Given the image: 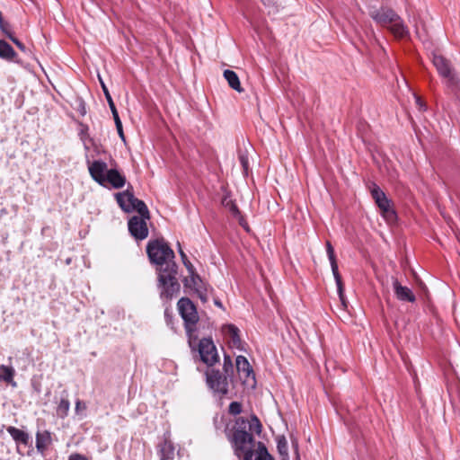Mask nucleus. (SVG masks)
Returning a JSON list of instances; mask_svg holds the SVG:
<instances>
[{"mask_svg": "<svg viewBox=\"0 0 460 460\" xmlns=\"http://www.w3.org/2000/svg\"><path fill=\"white\" fill-rule=\"evenodd\" d=\"M233 369V364L231 358L229 356H225L224 358V370L226 374L229 373V371H232Z\"/></svg>", "mask_w": 460, "mask_h": 460, "instance_id": "72a5a7b5", "label": "nucleus"}, {"mask_svg": "<svg viewBox=\"0 0 460 460\" xmlns=\"http://www.w3.org/2000/svg\"><path fill=\"white\" fill-rule=\"evenodd\" d=\"M146 252L150 261L158 265L159 269L175 263L174 252L164 239L150 240L146 245Z\"/></svg>", "mask_w": 460, "mask_h": 460, "instance_id": "20e7f679", "label": "nucleus"}, {"mask_svg": "<svg viewBox=\"0 0 460 460\" xmlns=\"http://www.w3.org/2000/svg\"><path fill=\"white\" fill-rule=\"evenodd\" d=\"M7 37L17 46V48L22 51V52H25L26 51V47L24 46L23 43H22L17 38H15L12 32L10 34L7 35Z\"/></svg>", "mask_w": 460, "mask_h": 460, "instance_id": "2f4dec72", "label": "nucleus"}, {"mask_svg": "<svg viewBox=\"0 0 460 460\" xmlns=\"http://www.w3.org/2000/svg\"><path fill=\"white\" fill-rule=\"evenodd\" d=\"M70 402L66 398H62L57 407V415L62 419L68 414Z\"/></svg>", "mask_w": 460, "mask_h": 460, "instance_id": "a878e982", "label": "nucleus"}, {"mask_svg": "<svg viewBox=\"0 0 460 460\" xmlns=\"http://www.w3.org/2000/svg\"><path fill=\"white\" fill-rule=\"evenodd\" d=\"M174 457V447L171 441L164 440L160 445V460H172Z\"/></svg>", "mask_w": 460, "mask_h": 460, "instance_id": "b1692460", "label": "nucleus"}, {"mask_svg": "<svg viewBox=\"0 0 460 460\" xmlns=\"http://www.w3.org/2000/svg\"><path fill=\"white\" fill-rule=\"evenodd\" d=\"M77 103H78L77 111L80 112V114H81L82 116L85 115V113H86V108H85V103H84V102L82 99H78V100H77Z\"/></svg>", "mask_w": 460, "mask_h": 460, "instance_id": "f704fd0d", "label": "nucleus"}, {"mask_svg": "<svg viewBox=\"0 0 460 460\" xmlns=\"http://www.w3.org/2000/svg\"><path fill=\"white\" fill-rule=\"evenodd\" d=\"M101 84H102V91L104 93V95H105V98L109 103V106H110V109H111V111L112 113V117H113V119H114V122H115V125H116V128H117V131H118V134L119 136V137L125 141V136H124V132H123V128H122V123H121V120L119 119V113H118V111L116 109V106L113 102V100L110 94V92L107 88V86L105 85V84L101 80Z\"/></svg>", "mask_w": 460, "mask_h": 460, "instance_id": "4468645a", "label": "nucleus"}, {"mask_svg": "<svg viewBox=\"0 0 460 460\" xmlns=\"http://www.w3.org/2000/svg\"><path fill=\"white\" fill-rule=\"evenodd\" d=\"M326 252H327L328 259L331 263L332 271V274H333V277H334V279H335V282L337 285L339 296H340L342 304L344 305L343 284H342L341 277L339 273L338 263L336 261L334 248L332 247V243L329 241L326 242Z\"/></svg>", "mask_w": 460, "mask_h": 460, "instance_id": "9b49d317", "label": "nucleus"}, {"mask_svg": "<svg viewBox=\"0 0 460 460\" xmlns=\"http://www.w3.org/2000/svg\"><path fill=\"white\" fill-rule=\"evenodd\" d=\"M416 103L420 107V110L425 109V104L422 102L420 97H416Z\"/></svg>", "mask_w": 460, "mask_h": 460, "instance_id": "4c0bfd02", "label": "nucleus"}, {"mask_svg": "<svg viewBox=\"0 0 460 460\" xmlns=\"http://www.w3.org/2000/svg\"><path fill=\"white\" fill-rule=\"evenodd\" d=\"M224 77L227 81L229 86L238 93L243 92L237 74L234 71L226 69L224 71Z\"/></svg>", "mask_w": 460, "mask_h": 460, "instance_id": "aec40b11", "label": "nucleus"}, {"mask_svg": "<svg viewBox=\"0 0 460 460\" xmlns=\"http://www.w3.org/2000/svg\"><path fill=\"white\" fill-rule=\"evenodd\" d=\"M432 62L446 86L456 95L460 93V79L450 62L441 55L436 54L433 55Z\"/></svg>", "mask_w": 460, "mask_h": 460, "instance_id": "423d86ee", "label": "nucleus"}, {"mask_svg": "<svg viewBox=\"0 0 460 460\" xmlns=\"http://www.w3.org/2000/svg\"><path fill=\"white\" fill-rule=\"evenodd\" d=\"M215 305L220 308H223L222 303L218 299H215Z\"/></svg>", "mask_w": 460, "mask_h": 460, "instance_id": "58836bf2", "label": "nucleus"}, {"mask_svg": "<svg viewBox=\"0 0 460 460\" xmlns=\"http://www.w3.org/2000/svg\"><path fill=\"white\" fill-rule=\"evenodd\" d=\"M177 265L170 263L169 266L159 269V287L161 290V297L171 299L180 291V284L176 279Z\"/></svg>", "mask_w": 460, "mask_h": 460, "instance_id": "39448f33", "label": "nucleus"}, {"mask_svg": "<svg viewBox=\"0 0 460 460\" xmlns=\"http://www.w3.org/2000/svg\"><path fill=\"white\" fill-rule=\"evenodd\" d=\"M224 331L231 338L233 346L240 349L242 346V341L239 336V329L234 324H226L224 327Z\"/></svg>", "mask_w": 460, "mask_h": 460, "instance_id": "4be33fe9", "label": "nucleus"}, {"mask_svg": "<svg viewBox=\"0 0 460 460\" xmlns=\"http://www.w3.org/2000/svg\"><path fill=\"white\" fill-rule=\"evenodd\" d=\"M242 404L238 402H232L229 404L228 411L232 415H238L242 412Z\"/></svg>", "mask_w": 460, "mask_h": 460, "instance_id": "c756f323", "label": "nucleus"}, {"mask_svg": "<svg viewBox=\"0 0 460 460\" xmlns=\"http://www.w3.org/2000/svg\"><path fill=\"white\" fill-rule=\"evenodd\" d=\"M178 248H179V253L181 255V261H182L183 264L188 269V270L191 273V276L194 275L193 274V266L190 263V261L188 260V257L185 254V252L182 251L180 243H178Z\"/></svg>", "mask_w": 460, "mask_h": 460, "instance_id": "c85d7f7f", "label": "nucleus"}, {"mask_svg": "<svg viewBox=\"0 0 460 460\" xmlns=\"http://www.w3.org/2000/svg\"><path fill=\"white\" fill-rule=\"evenodd\" d=\"M393 288L394 295L398 300L410 303H414L416 301V296L412 290L408 287L402 286L395 278H393Z\"/></svg>", "mask_w": 460, "mask_h": 460, "instance_id": "2eb2a0df", "label": "nucleus"}, {"mask_svg": "<svg viewBox=\"0 0 460 460\" xmlns=\"http://www.w3.org/2000/svg\"><path fill=\"white\" fill-rule=\"evenodd\" d=\"M7 432L10 434V436L13 438V439L15 440L16 442L23 444V445H28L30 437L23 430L17 429L15 427L10 426L7 428Z\"/></svg>", "mask_w": 460, "mask_h": 460, "instance_id": "412c9836", "label": "nucleus"}, {"mask_svg": "<svg viewBox=\"0 0 460 460\" xmlns=\"http://www.w3.org/2000/svg\"><path fill=\"white\" fill-rule=\"evenodd\" d=\"M179 314L184 321V326L189 337V344L190 347L196 342V324L199 322V314L193 302L188 297H181L178 301Z\"/></svg>", "mask_w": 460, "mask_h": 460, "instance_id": "7ed1b4c3", "label": "nucleus"}, {"mask_svg": "<svg viewBox=\"0 0 460 460\" xmlns=\"http://www.w3.org/2000/svg\"><path fill=\"white\" fill-rule=\"evenodd\" d=\"M68 460H89V459L84 455H81L78 453H74L68 456Z\"/></svg>", "mask_w": 460, "mask_h": 460, "instance_id": "e433bc0d", "label": "nucleus"}, {"mask_svg": "<svg viewBox=\"0 0 460 460\" xmlns=\"http://www.w3.org/2000/svg\"><path fill=\"white\" fill-rule=\"evenodd\" d=\"M207 384L210 389L220 394H226L228 392V383L219 370L210 369L206 372Z\"/></svg>", "mask_w": 460, "mask_h": 460, "instance_id": "9d476101", "label": "nucleus"}, {"mask_svg": "<svg viewBox=\"0 0 460 460\" xmlns=\"http://www.w3.org/2000/svg\"><path fill=\"white\" fill-rule=\"evenodd\" d=\"M15 375V370L13 367H8L5 365L0 366V380H3L12 386H16V382L13 380V376Z\"/></svg>", "mask_w": 460, "mask_h": 460, "instance_id": "5701e85b", "label": "nucleus"}, {"mask_svg": "<svg viewBox=\"0 0 460 460\" xmlns=\"http://www.w3.org/2000/svg\"><path fill=\"white\" fill-rule=\"evenodd\" d=\"M86 410V405L84 402H83L80 400H77L75 402V411L76 413H80L81 411H84Z\"/></svg>", "mask_w": 460, "mask_h": 460, "instance_id": "c9c22d12", "label": "nucleus"}, {"mask_svg": "<svg viewBox=\"0 0 460 460\" xmlns=\"http://www.w3.org/2000/svg\"><path fill=\"white\" fill-rule=\"evenodd\" d=\"M146 219L134 216L128 220V231L137 240H144L148 235Z\"/></svg>", "mask_w": 460, "mask_h": 460, "instance_id": "f8f14e48", "label": "nucleus"}, {"mask_svg": "<svg viewBox=\"0 0 460 460\" xmlns=\"http://www.w3.org/2000/svg\"><path fill=\"white\" fill-rule=\"evenodd\" d=\"M387 28L397 39H402L409 35V30L407 26L404 24L398 14L397 19H394V22H391Z\"/></svg>", "mask_w": 460, "mask_h": 460, "instance_id": "a211bd4d", "label": "nucleus"}, {"mask_svg": "<svg viewBox=\"0 0 460 460\" xmlns=\"http://www.w3.org/2000/svg\"><path fill=\"white\" fill-rule=\"evenodd\" d=\"M88 170L91 177L103 187L111 185L114 189H120L126 183L125 176L116 169H108L103 161H93L89 164Z\"/></svg>", "mask_w": 460, "mask_h": 460, "instance_id": "f03ea898", "label": "nucleus"}, {"mask_svg": "<svg viewBox=\"0 0 460 460\" xmlns=\"http://www.w3.org/2000/svg\"><path fill=\"white\" fill-rule=\"evenodd\" d=\"M277 448L283 459L288 457V442L284 437H279L277 439Z\"/></svg>", "mask_w": 460, "mask_h": 460, "instance_id": "bb28decb", "label": "nucleus"}, {"mask_svg": "<svg viewBox=\"0 0 460 460\" xmlns=\"http://www.w3.org/2000/svg\"><path fill=\"white\" fill-rule=\"evenodd\" d=\"M369 15L376 23L384 27H388L391 22H394V19H397V13L386 7L372 10Z\"/></svg>", "mask_w": 460, "mask_h": 460, "instance_id": "ddd939ff", "label": "nucleus"}, {"mask_svg": "<svg viewBox=\"0 0 460 460\" xmlns=\"http://www.w3.org/2000/svg\"><path fill=\"white\" fill-rule=\"evenodd\" d=\"M198 345L200 358L205 364L213 366L218 361L217 350L211 339L204 338L199 341Z\"/></svg>", "mask_w": 460, "mask_h": 460, "instance_id": "1a4fd4ad", "label": "nucleus"}, {"mask_svg": "<svg viewBox=\"0 0 460 460\" xmlns=\"http://www.w3.org/2000/svg\"><path fill=\"white\" fill-rule=\"evenodd\" d=\"M243 460H274L273 457L268 453L266 447L258 442L257 448H254L250 454L245 456Z\"/></svg>", "mask_w": 460, "mask_h": 460, "instance_id": "f3484780", "label": "nucleus"}, {"mask_svg": "<svg viewBox=\"0 0 460 460\" xmlns=\"http://www.w3.org/2000/svg\"><path fill=\"white\" fill-rule=\"evenodd\" d=\"M15 56L16 53L12 46L4 40H0V58L6 60H13Z\"/></svg>", "mask_w": 460, "mask_h": 460, "instance_id": "393cba45", "label": "nucleus"}, {"mask_svg": "<svg viewBox=\"0 0 460 460\" xmlns=\"http://www.w3.org/2000/svg\"><path fill=\"white\" fill-rule=\"evenodd\" d=\"M119 206L125 212L137 211L144 218H149V211L144 201L137 199L131 191L127 190L115 194Z\"/></svg>", "mask_w": 460, "mask_h": 460, "instance_id": "0eeeda50", "label": "nucleus"}, {"mask_svg": "<svg viewBox=\"0 0 460 460\" xmlns=\"http://www.w3.org/2000/svg\"><path fill=\"white\" fill-rule=\"evenodd\" d=\"M51 444L50 433L47 430L42 432H37L36 434V448L37 450L44 454L49 446Z\"/></svg>", "mask_w": 460, "mask_h": 460, "instance_id": "6ab92c4d", "label": "nucleus"}, {"mask_svg": "<svg viewBox=\"0 0 460 460\" xmlns=\"http://www.w3.org/2000/svg\"><path fill=\"white\" fill-rule=\"evenodd\" d=\"M370 192L385 220L388 222L394 221L396 214L391 207V200L387 199L385 192L376 183L371 184Z\"/></svg>", "mask_w": 460, "mask_h": 460, "instance_id": "6e6552de", "label": "nucleus"}, {"mask_svg": "<svg viewBox=\"0 0 460 460\" xmlns=\"http://www.w3.org/2000/svg\"><path fill=\"white\" fill-rule=\"evenodd\" d=\"M237 372L241 379L246 382L249 377L254 379V373L249 361L244 356H238L235 359Z\"/></svg>", "mask_w": 460, "mask_h": 460, "instance_id": "dca6fc26", "label": "nucleus"}, {"mask_svg": "<svg viewBox=\"0 0 460 460\" xmlns=\"http://www.w3.org/2000/svg\"><path fill=\"white\" fill-rule=\"evenodd\" d=\"M191 282L193 283V286L199 295V297L203 301L206 302L208 300L206 294L199 290V285L201 282L199 277L198 275H192L191 276Z\"/></svg>", "mask_w": 460, "mask_h": 460, "instance_id": "cd10ccee", "label": "nucleus"}, {"mask_svg": "<svg viewBox=\"0 0 460 460\" xmlns=\"http://www.w3.org/2000/svg\"><path fill=\"white\" fill-rule=\"evenodd\" d=\"M252 432L260 434L261 432V424L257 416L252 415L251 418L244 419L240 417L235 421V427L229 440L237 457L243 458L250 454L255 448V439Z\"/></svg>", "mask_w": 460, "mask_h": 460, "instance_id": "f257e3e1", "label": "nucleus"}, {"mask_svg": "<svg viewBox=\"0 0 460 460\" xmlns=\"http://www.w3.org/2000/svg\"><path fill=\"white\" fill-rule=\"evenodd\" d=\"M239 161H240V164L243 169V172L245 174H247L248 172V166H249V162H248V157L243 154H241L239 155Z\"/></svg>", "mask_w": 460, "mask_h": 460, "instance_id": "473e14b6", "label": "nucleus"}, {"mask_svg": "<svg viewBox=\"0 0 460 460\" xmlns=\"http://www.w3.org/2000/svg\"><path fill=\"white\" fill-rule=\"evenodd\" d=\"M224 204L226 208H229V210L231 211V213L234 216V217H238L240 216V211L236 206V204L232 201V200H228V201H224Z\"/></svg>", "mask_w": 460, "mask_h": 460, "instance_id": "7c9ffc66", "label": "nucleus"}]
</instances>
